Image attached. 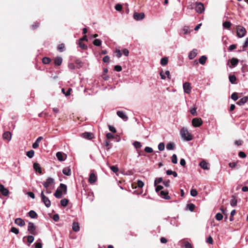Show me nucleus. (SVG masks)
<instances>
[{
	"label": "nucleus",
	"instance_id": "dca6fc26",
	"mask_svg": "<svg viewBox=\"0 0 248 248\" xmlns=\"http://www.w3.org/2000/svg\"><path fill=\"white\" fill-rule=\"evenodd\" d=\"M169 193L168 191H161L160 193V196L166 200H169L170 199V197L168 195Z\"/></svg>",
	"mask_w": 248,
	"mask_h": 248
},
{
	"label": "nucleus",
	"instance_id": "c9c22d12",
	"mask_svg": "<svg viewBox=\"0 0 248 248\" xmlns=\"http://www.w3.org/2000/svg\"><path fill=\"white\" fill-rule=\"evenodd\" d=\"M78 45L79 47L84 50H85L87 48V46L83 43V41L78 40Z\"/></svg>",
	"mask_w": 248,
	"mask_h": 248
},
{
	"label": "nucleus",
	"instance_id": "72a5a7b5",
	"mask_svg": "<svg viewBox=\"0 0 248 248\" xmlns=\"http://www.w3.org/2000/svg\"><path fill=\"white\" fill-rule=\"evenodd\" d=\"M229 78L230 82L232 84H234L236 80V78L234 75H230Z\"/></svg>",
	"mask_w": 248,
	"mask_h": 248
},
{
	"label": "nucleus",
	"instance_id": "c85d7f7f",
	"mask_svg": "<svg viewBox=\"0 0 248 248\" xmlns=\"http://www.w3.org/2000/svg\"><path fill=\"white\" fill-rule=\"evenodd\" d=\"M230 62L232 65V67H235L236 66L238 63V60L236 58H232L231 60H230Z\"/></svg>",
	"mask_w": 248,
	"mask_h": 248
},
{
	"label": "nucleus",
	"instance_id": "1a4fd4ad",
	"mask_svg": "<svg viewBox=\"0 0 248 248\" xmlns=\"http://www.w3.org/2000/svg\"><path fill=\"white\" fill-rule=\"evenodd\" d=\"M192 125L194 127H199L202 124V121L201 118H195L192 120Z\"/></svg>",
	"mask_w": 248,
	"mask_h": 248
},
{
	"label": "nucleus",
	"instance_id": "13d9d810",
	"mask_svg": "<svg viewBox=\"0 0 248 248\" xmlns=\"http://www.w3.org/2000/svg\"><path fill=\"white\" fill-rule=\"evenodd\" d=\"M137 186L139 188H142L144 186V183L141 180H139L137 182Z\"/></svg>",
	"mask_w": 248,
	"mask_h": 248
},
{
	"label": "nucleus",
	"instance_id": "6ab92c4d",
	"mask_svg": "<svg viewBox=\"0 0 248 248\" xmlns=\"http://www.w3.org/2000/svg\"><path fill=\"white\" fill-rule=\"evenodd\" d=\"M200 166L203 170H209V164L204 160L202 161L199 164Z\"/></svg>",
	"mask_w": 248,
	"mask_h": 248
},
{
	"label": "nucleus",
	"instance_id": "6e6552de",
	"mask_svg": "<svg viewBox=\"0 0 248 248\" xmlns=\"http://www.w3.org/2000/svg\"><path fill=\"white\" fill-rule=\"evenodd\" d=\"M145 17L144 14L143 13H137L135 12L133 14V18L137 21H140L142 20Z\"/></svg>",
	"mask_w": 248,
	"mask_h": 248
},
{
	"label": "nucleus",
	"instance_id": "b1692460",
	"mask_svg": "<svg viewBox=\"0 0 248 248\" xmlns=\"http://www.w3.org/2000/svg\"><path fill=\"white\" fill-rule=\"evenodd\" d=\"M72 229L76 232L79 231L80 227L78 223V222H74L72 225Z\"/></svg>",
	"mask_w": 248,
	"mask_h": 248
},
{
	"label": "nucleus",
	"instance_id": "423d86ee",
	"mask_svg": "<svg viewBox=\"0 0 248 248\" xmlns=\"http://www.w3.org/2000/svg\"><path fill=\"white\" fill-rule=\"evenodd\" d=\"M184 92L186 93L189 94L191 92V86L189 82H185L183 85Z\"/></svg>",
	"mask_w": 248,
	"mask_h": 248
},
{
	"label": "nucleus",
	"instance_id": "0e129e2a",
	"mask_svg": "<svg viewBox=\"0 0 248 248\" xmlns=\"http://www.w3.org/2000/svg\"><path fill=\"white\" fill-rule=\"evenodd\" d=\"M248 46V38H247L245 40L243 45V51L245 50V48Z\"/></svg>",
	"mask_w": 248,
	"mask_h": 248
},
{
	"label": "nucleus",
	"instance_id": "79ce46f5",
	"mask_svg": "<svg viewBox=\"0 0 248 248\" xmlns=\"http://www.w3.org/2000/svg\"><path fill=\"white\" fill-rule=\"evenodd\" d=\"M163 179L162 177L156 178L155 180L154 186H156L157 184L160 183L162 182Z\"/></svg>",
	"mask_w": 248,
	"mask_h": 248
},
{
	"label": "nucleus",
	"instance_id": "393cba45",
	"mask_svg": "<svg viewBox=\"0 0 248 248\" xmlns=\"http://www.w3.org/2000/svg\"><path fill=\"white\" fill-rule=\"evenodd\" d=\"M62 190L59 189H57L56 190L54 194V196L58 199L61 198L62 197Z\"/></svg>",
	"mask_w": 248,
	"mask_h": 248
},
{
	"label": "nucleus",
	"instance_id": "3c124183",
	"mask_svg": "<svg viewBox=\"0 0 248 248\" xmlns=\"http://www.w3.org/2000/svg\"><path fill=\"white\" fill-rule=\"evenodd\" d=\"M64 45L63 44H61L59 45L57 48L59 51L62 52L64 50Z\"/></svg>",
	"mask_w": 248,
	"mask_h": 248
},
{
	"label": "nucleus",
	"instance_id": "de8ad7c7",
	"mask_svg": "<svg viewBox=\"0 0 248 248\" xmlns=\"http://www.w3.org/2000/svg\"><path fill=\"white\" fill-rule=\"evenodd\" d=\"M10 232L16 234H17L19 233V230L17 228L14 227H13L11 228Z\"/></svg>",
	"mask_w": 248,
	"mask_h": 248
},
{
	"label": "nucleus",
	"instance_id": "412c9836",
	"mask_svg": "<svg viewBox=\"0 0 248 248\" xmlns=\"http://www.w3.org/2000/svg\"><path fill=\"white\" fill-rule=\"evenodd\" d=\"M56 156L58 159L60 161H62L65 160L66 156L64 157L63 154L61 152H57L56 153Z\"/></svg>",
	"mask_w": 248,
	"mask_h": 248
},
{
	"label": "nucleus",
	"instance_id": "338daca9",
	"mask_svg": "<svg viewBox=\"0 0 248 248\" xmlns=\"http://www.w3.org/2000/svg\"><path fill=\"white\" fill-rule=\"evenodd\" d=\"M114 70L116 71L120 72L122 71V68L120 65H117L114 66Z\"/></svg>",
	"mask_w": 248,
	"mask_h": 248
},
{
	"label": "nucleus",
	"instance_id": "ea45409f",
	"mask_svg": "<svg viewBox=\"0 0 248 248\" xmlns=\"http://www.w3.org/2000/svg\"><path fill=\"white\" fill-rule=\"evenodd\" d=\"M68 201L66 199H63L61 201V204L63 207H65L67 205Z\"/></svg>",
	"mask_w": 248,
	"mask_h": 248
},
{
	"label": "nucleus",
	"instance_id": "a211bd4d",
	"mask_svg": "<svg viewBox=\"0 0 248 248\" xmlns=\"http://www.w3.org/2000/svg\"><path fill=\"white\" fill-rule=\"evenodd\" d=\"M43 138L42 136L39 137L32 144V148L36 149L39 147V142L43 140Z\"/></svg>",
	"mask_w": 248,
	"mask_h": 248
},
{
	"label": "nucleus",
	"instance_id": "2eb2a0df",
	"mask_svg": "<svg viewBox=\"0 0 248 248\" xmlns=\"http://www.w3.org/2000/svg\"><path fill=\"white\" fill-rule=\"evenodd\" d=\"M97 180V177L94 173H91L89 178V182L92 184H93Z\"/></svg>",
	"mask_w": 248,
	"mask_h": 248
},
{
	"label": "nucleus",
	"instance_id": "39448f33",
	"mask_svg": "<svg viewBox=\"0 0 248 248\" xmlns=\"http://www.w3.org/2000/svg\"><path fill=\"white\" fill-rule=\"evenodd\" d=\"M54 180L51 177H48L46 181L43 183L44 186L47 188L49 187L53 186L54 185Z\"/></svg>",
	"mask_w": 248,
	"mask_h": 248
},
{
	"label": "nucleus",
	"instance_id": "4be33fe9",
	"mask_svg": "<svg viewBox=\"0 0 248 248\" xmlns=\"http://www.w3.org/2000/svg\"><path fill=\"white\" fill-rule=\"evenodd\" d=\"M62 173L66 175L70 176L71 174V169L69 167H67L63 169Z\"/></svg>",
	"mask_w": 248,
	"mask_h": 248
},
{
	"label": "nucleus",
	"instance_id": "4468645a",
	"mask_svg": "<svg viewBox=\"0 0 248 248\" xmlns=\"http://www.w3.org/2000/svg\"><path fill=\"white\" fill-rule=\"evenodd\" d=\"M197 55V50L196 49H193L188 54V58L190 60L193 59Z\"/></svg>",
	"mask_w": 248,
	"mask_h": 248
},
{
	"label": "nucleus",
	"instance_id": "c03bdc74",
	"mask_svg": "<svg viewBox=\"0 0 248 248\" xmlns=\"http://www.w3.org/2000/svg\"><path fill=\"white\" fill-rule=\"evenodd\" d=\"M223 217V215L221 213H218L216 215V219L220 221L222 219Z\"/></svg>",
	"mask_w": 248,
	"mask_h": 248
},
{
	"label": "nucleus",
	"instance_id": "7c9ffc66",
	"mask_svg": "<svg viewBox=\"0 0 248 248\" xmlns=\"http://www.w3.org/2000/svg\"><path fill=\"white\" fill-rule=\"evenodd\" d=\"M93 44L96 46H100L102 44V41L99 39H95L93 41Z\"/></svg>",
	"mask_w": 248,
	"mask_h": 248
},
{
	"label": "nucleus",
	"instance_id": "bf43d9fd",
	"mask_svg": "<svg viewBox=\"0 0 248 248\" xmlns=\"http://www.w3.org/2000/svg\"><path fill=\"white\" fill-rule=\"evenodd\" d=\"M144 151L148 153H151L153 152V149L150 147H146L144 149Z\"/></svg>",
	"mask_w": 248,
	"mask_h": 248
},
{
	"label": "nucleus",
	"instance_id": "f8f14e48",
	"mask_svg": "<svg viewBox=\"0 0 248 248\" xmlns=\"http://www.w3.org/2000/svg\"><path fill=\"white\" fill-rule=\"evenodd\" d=\"M117 115L122 118L124 121H126L128 120V117L127 116L125 113L123 111H117Z\"/></svg>",
	"mask_w": 248,
	"mask_h": 248
},
{
	"label": "nucleus",
	"instance_id": "603ef678",
	"mask_svg": "<svg viewBox=\"0 0 248 248\" xmlns=\"http://www.w3.org/2000/svg\"><path fill=\"white\" fill-rule=\"evenodd\" d=\"M110 169L113 172L115 173H116L119 170L118 168L116 166H110Z\"/></svg>",
	"mask_w": 248,
	"mask_h": 248
},
{
	"label": "nucleus",
	"instance_id": "864d4df0",
	"mask_svg": "<svg viewBox=\"0 0 248 248\" xmlns=\"http://www.w3.org/2000/svg\"><path fill=\"white\" fill-rule=\"evenodd\" d=\"M115 9L117 11H121L122 10V6L121 4L118 3L115 5Z\"/></svg>",
	"mask_w": 248,
	"mask_h": 248
},
{
	"label": "nucleus",
	"instance_id": "8fccbe9b",
	"mask_svg": "<svg viewBox=\"0 0 248 248\" xmlns=\"http://www.w3.org/2000/svg\"><path fill=\"white\" fill-rule=\"evenodd\" d=\"M171 162L173 164L177 163V157L175 154H173L171 157Z\"/></svg>",
	"mask_w": 248,
	"mask_h": 248
},
{
	"label": "nucleus",
	"instance_id": "7ed1b4c3",
	"mask_svg": "<svg viewBox=\"0 0 248 248\" xmlns=\"http://www.w3.org/2000/svg\"><path fill=\"white\" fill-rule=\"evenodd\" d=\"M40 196L42 202L47 208H49L51 205V202L49 199L45 195L44 190L41 191Z\"/></svg>",
	"mask_w": 248,
	"mask_h": 248
},
{
	"label": "nucleus",
	"instance_id": "09e8293b",
	"mask_svg": "<svg viewBox=\"0 0 248 248\" xmlns=\"http://www.w3.org/2000/svg\"><path fill=\"white\" fill-rule=\"evenodd\" d=\"M158 149L160 151H162L165 149V144L163 142L160 143L158 145Z\"/></svg>",
	"mask_w": 248,
	"mask_h": 248
},
{
	"label": "nucleus",
	"instance_id": "69168bd1",
	"mask_svg": "<svg viewBox=\"0 0 248 248\" xmlns=\"http://www.w3.org/2000/svg\"><path fill=\"white\" fill-rule=\"evenodd\" d=\"M185 248H192V246L191 244L188 242L186 241L185 243Z\"/></svg>",
	"mask_w": 248,
	"mask_h": 248
},
{
	"label": "nucleus",
	"instance_id": "680f3d73",
	"mask_svg": "<svg viewBox=\"0 0 248 248\" xmlns=\"http://www.w3.org/2000/svg\"><path fill=\"white\" fill-rule=\"evenodd\" d=\"M236 47H237L236 45H235V44L231 45V46H229V47L228 48V50L230 51H232L233 49H235L236 48Z\"/></svg>",
	"mask_w": 248,
	"mask_h": 248
},
{
	"label": "nucleus",
	"instance_id": "4d7b16f0",
	"mask_svg": "<svg viewBox=\"0 0 248 248\" xmlns=\"http://www.w3.org/2000/svg\"><path fill=\"white\" fill-rule=\"evenodd\" d=\"M231 98L234 101L237 100L238 99L237 93H233L231 95Z\"/></svg>",
	"mask_w": 248,
	"mask_h": 248
},
{
	"label": "nucleus",
	"instance_id": "9d476101",
	"mask_svg": "<svg viewBox=\"0 0 248 248\" xmlns=\"http://www.w3.org/2000/svg\"><path fill=\"white\" fill-rule=\"evenodd\" d=\"M81 137L87 140H92L93 138V134L91 132H84L81 134Z\"/></svg>",
	"mask_w": 248,
	"mask_h": 248
},
{
	"label": "nucleus",
	"instance_id": "052dcab7",
	"mask_svg": "<svg viewBox=\"0 0 248 248\" xmlns=\"http://www.w3.org/2000/svg\"><path fill=\"white\" fill-rule=\"evenodd\" d=\"M190 112L192 115H194V116L197 115V111H196V108H191Z\"/></svg>",
	"mask_w": 248,
	"mask_h": 248
},
{
	"label": "nucleus",
	"instance_id": "e433bc0d",
	"mask_svg": "<svg viewBox=\"0 0 248 248\" xmlns=\"http://www.w3.org/2000/svg\"><path fill=\"white\" fill-rule=\"evenodd\" d=\"M168 62V59L167 57L163 58L161 59L160 63L162 65H166Z\"/></svg>",
	"mask_w": 248,
	"mask_h": 248
},
{
	"label": "nucleus",
	"instance_id": "e2e57ef3",
	"mask_svg": "<svg viewBox=\"0 0 248 248\" xmlns=\"http://www.w3.org/2000/svg\"><path fill=\"white\" fill-rule=\"evenodd\" d=\"M52 218L54 220V221L56 222L59 220L60 217L58 214H56L53 215Z\"/></svg>",
	"mask_w": 248,
	"mask_h": 248
},
{
	"label": "nucleus",
	"instance_id": "aec40b11",
	"mask_svg": "<svg viewBox=\"0 0 248 248\" xmlns=\"http://www.w3.org/2000/svg\"><path fill=\"white\" fill-rule=\"evenodd\" d=\"M33 169L36 172H38L39 174L42 173V169L39 164L37 163H34L33 164Z\"/></svg>",
	"mask_w": 248,
	"mask_h": 248
},
{
	"label": "nucleus",
	"instance_id": "49530a36",
	"mask_svg": "<svg viewBox=\"0 0 248 248\" xmlns=\"http://www.w3.org/2000/svg\"><path fill=\"white\" fill-rule=\"evenodd\" d=\"M50 59L47 57L43 58L42 59V62L44 64H48L50 63Z\"/></svg>",
	"mask_w": 248,
	"mask_h": 248
},
{
	"label": "nucleus",
	"instance_id": "a878e982",
	"mask_svg": "<svg viewBox=\"0 0 248 248\" xmlns=\"http://www.w3.org/2000/svg\"><path fill=\"white\" fill-rule=\"evenodd\" d=\"M175 148V144L173 142H169L167 144L166 148L168 150H173Z\"/></svg>",
	"mask_w": 248,
	"mask_h": 248
},
{
	"label": "nucleus",
	"instance_id": "f257e3e1",
	"mask_svg": "<svg viewBox=\"0 0 248 248\" xmlns=\"http://www.w3.org/2000/svg\"><path fill=\"white\" fill-rule=\"evenodd\" d=\"M180 133L182 139L184 140L189 141L193 139L192 134L189 132L187 129L186 127H183L180 130Z\"/></svg>",
	"mask_w": 248,
	"mask_h": 248
},
{
	"label": "nucleus",
	"instance_id": "f704fd0d",
	"mask_svg": "<svg viewBox=\"0 0 248 248\" xmlns=\"http://www.w3.org/2000/svg\"><path fill=\"white\" fill-rule=\"evenodd\" d=\"M34 155V151L33 150H31L26 153L27 156L30 158H32L33 157Z\"/></svg>",
	"mask_w": 248,
	"mask_h": 248
},
{
	"label": "nucleus",
	"instance_id": "9b49d317",
	"mask_svg": "<svg viewBox=\"0 0 248 248\" xmlns=\"http://www.w3.org/2000/svg\"><path fill=\"white\" fill-rule=\"evenodd\" d=\"M0 192L4 196L8 195L9 191L3 185H0Z\"/></svg>",
	"mask_w": 248,
	"mask_h": 248
},
{
	"label": "nucleus",
	"instance_id": "a19ab883",
	"mask_svg": "<svg viewBox=\"0 0 248 248\" xmlns=\"http://www.w3.org/2000/svg\"><path fill=\"white\" fill-rule=\"evenodd\" d=\"M34 239V237L32 235H29L27 236V242L29 243L28 246L33 242Z\"/></svg>",
	"mask_w": 248,
	"mask_h": 248
},
{
	"label": "nucleus",
	"instance_id": "20e7f679",
	"mask_svg": "<svg viewBox=\"0 0 248 248\" xmlns=\"http://www.w3.org/2000/svg\"><path fill=\"white\" fill-rule=\"evenodd\" d=\"M28 232L32 235H36V227L32 222H29L28 225Z\"/></svg>",
	"mask_w": 248,
	"mask_h": 248
},
{
	"label": "nucleus",
	"instance_id": "6e6d98bb",
	"mask_svg": "<svg viewBox=\"0 0 248 248\" xmlns=\"http://www.w3.org/2000/svg\"><path fill=\"white\" fill-rule=\"evenodd\" d=\"M206 242L209 244H212L213 243V240L212 237L211 236L208 237L206 239Z\"/></svg>",
	"mask_w": 248,
	"mask_h": 248
},
{
	"label": "nucleus",
	"instance_id": "774afa93",
	"mask_svg": "<svg viewBox=\"0 0 248 248\" xmlns=\"http://www.w3.org/2000/svg\"><path fill=\"white\" fill-rule=\"evenodd\" d=\"M183 31L184 32V34H188L190 32L189 29L188 27H185L183 29Z\"/></svg>",
	"mask_w": 248,
	"mask_h": 248
},
{
	"label": "nucleus",
	"instance_id": "5fc2aeb1",
	"mask_svg": "<svg viewBox=\"0 0 248 248\" xmlns=\"http://www.w3.org/2000/svg\"><path fill=\"white\" fill-rule=\"evenodd\" d=\"M190 194L192 197H195L197 195L198 192L195 189H192L190 191Z\"/></svg>",
	"mask_w": 248,
	"mask_h": 248
},
{
	"label": "nucleus",
	"instance_id": "f3484780",
	"mask_svg": "<svg viewBox=\"0 0 248 248\" xmlns=\"http://www.w3.org/2000/svg\"><path fill=\"white\" fill-rule=\"evenodd\" d=\"M3 139L10 141L11 139L12 134L10 132H5L2 135Z\"/></svg>",
	"mask_w": 248,
	"mask_h": 248
},
{
	"label": "nucleus",
	"instance_id": "37998d69",
	"mask_svg": "<svg viewBox=\"0 0 248 248\" xmlns=\"http://www.w3.org/2000/svg\"><path fill=\"white\" fill-rule=\"evenodd\" d=\"M133 145L136 148H140L142 146L141 143L137 141L134 142Z\"/></svg>",
	"mask_w": 248,
	"mask_h": 248
},
{
	"label": "nucleus",
	"instance_id": "4c0bfd02",
	"mask_svg": "<svg viewBox=\"0 0 248 248\" xmlns=\"http://www.w3.org/2000/svg\"><path fill=\"white\" fill-rule=\"evenodd\" d=\"M232 25V23L230 21H225L223 23L224 28L229 29Z\"/></svg>",
	"mask_w": 248,
	"mask_h": 248
},
{
	"label": "nucleus",
	"instance_id": "a18cd8bd",
	"mask_svg": "<svg viewBox=\"0 0 248 248\" xmlns=\"http://www.w3.org/2000/svg\"><path fill=\"white\" fill-rule=\"evenodd\" d=\"M88 198L90 202H93L94 200V196L93 192H89L88 193Z\"/></svg>",
	"mask_w": 248,
	"mask_h": 248
},
{
	"label": "nucleus",
	"instance_id": "f03ea898",
	"mask_svg": "<svg viewBox=\"0 0 248 248\" xmlns=\"http://www.w3.org/2000/svg\"><path fill=\"white\" fill-rule=\"evenodd\" d=\"M236 32L238 38H242L246 34V30L244 27L238 25L236 27Z\"/></svg>",
	"mask_w": 248,
	"mask_h": 248
},
{
	"label": "nucleus",
	"instance_id": "473e14b6",
	"mask_svg": "<svg viewBox=\"0 0 248 248\" xmlns=\"http://www.w3.org/2000/svg\"><path fill=\"white\" fill-rule=\"evenodd\" d=\"M195 206L193 203H189L186 205V209L189 210L190 211L192 212L195 209Z\"/></svg>",
	"mask_w": 248,
	"mask_h": 248
},
{
	"label": "nucleus",
	"instance_id": "cd10ccee",
	"mask_svg": "<svg viewBox=\"0 0 248 248\" xmlns=\"http://www.w3.org/2000/svg\"><path fill=\"white\" fill-rule=\"evenodd\" d=\"M29 216L32 218H35L37 217V213L33 210H31L28 213Z\"/></svg>",
	"mask_w": 248,
	"mask_h": 248
},
{
	"label": "nucleus",
	"instance_id": "bb28decb",
	"mask_svg": "<svg viewBox=\"0 0 248 248\" xmlns=\"http://www.w3.org/2000/svg\"><path fill=\"white\" fill-rule=\"evenodd\" d=\"M62 59L60 57H57L54 59V63L57 65H60L62 63Z\"/></svg>",
	"mask_w": 248,
	"mask_h": 248
},
{
	"label": "nucleus",
	"instance_id": "c756f323",
	"mask_svg": "<svg viewBox=\"0 0 248 248\" xmlns=\"http://www.w3.org/2000/svg\"><path fill=\"white\" fill-rule=\"evenodd\" d=\"M207 57L205 56H202L199 60V62L202 65H204L206 61Z\"/></svg>",
	"mask_w": 248,
	"mask_h": 248
},
{
	"label": "nucleus",
	"instance_id": "0eeeda50",
	"mask_svg": "<svg viewBox=\"0 0 248 248\" xmlns=\"http://www.w3.org/2000/svg\"><path fill=\"white\" fill-rule=\"evenodd\" d=\"M195 10L199 14L203 13L205 10L203 4L201 2L196 3Z\"/></svg>",
	"mask_w": 248,
	"mask_h": 248
},
{
	"label": "nucleus",
	"instance_id": "58836bf2",
	"mask_svg": "<svg viewBox=\"0 0 248 248\" xmlns=\"http://www.w3.org/2000/svg\"><path fill=\"white\" fill-rule=\"evenodd\" d=\"M60 187L61 188L60 190H63L64 192V194L66 193L67 186L66 185H65L64 184H61L60 185Z\"/></svg>",
	"mask_w": 248,
	"mask_h": 248
},
{
	"label": "nucleus",
	"instance_id": "5701e85b",
	"mask_svg": "<svg viewBox=\"0 0 248 248\" xmlns=\"http://www.w3.org/2000/svg\"><path fill=\"white\" fill-rule=\"evenodd\" d=\"M247 100H248V97L245 96V97L242 98L241 99H240L237 102V104L240 106L243 105L247 102Z\"/></svg>",
	"mask_w": 248,
	"mask_h": 248
},
{
	"label": "nucleus",
	"instance_id": "ddd939ff",
	"mask_svg": "<svg viewBox=\"0 0 248 248\" xmlns=\"http://www.w3.org/2000/svg\"><path fill=\"white\" fill-rule=\"evenodd\" d=\"M15 223L20 227H23L25 225V221L21 218H17L15 220Z\"/></svg>",
	"mask_w": 248,
	"mask_h": 248
},
{
	"label": "nucleus",
	"instance_id": "2f4dec72",
	"mask_svg": "<svg viewBox=\"0 0 248 248\" xmlns=\"http://www.w3.org/2000/svg\"><path fill=\"white\" fill-rule=\"evenodd\" d=\"M237 200L233 196H232V199L230 201V204L232 206H235L237 205Z\"/></svg>",
	"mask_w": 248,
	"mask_h": 248
}]
</instances>
